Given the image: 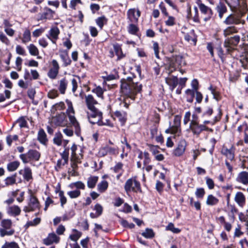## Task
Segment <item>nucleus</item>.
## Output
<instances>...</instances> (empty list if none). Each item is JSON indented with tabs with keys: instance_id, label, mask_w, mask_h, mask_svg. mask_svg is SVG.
Instances as JSON below:
<instances>
[{
	"instance_id": "13",
	"label": "nucleus",
	"mask_w": 248,
	"mask_h": 248,
	"mask_svg": "<svg viewBox=\"0 0 248 248\" xmlns=\"http://www.w3.org/2000/svg\"><path fill=\"white\" fill-rule=\"evenodd\" d=\"M186 140H181L179 141L177 147L173 150L172 155L177 157L182 156L186 151Z\"/></svg>"
},
{
	"instance_id": "44",
	"label": "nucleus",
	"mask_w": 248,
	"mask_h": 248,
	"mask_svg": "<svg viewBox=\"0 0 248 248\" xmlns=\"http://www.w3.org/2000/svg\"><path fill=\"white\" fill-rule=\"evenodd\" d=\"M98 180V177L96 176H91L88 178L87 186L89 188L95 187Z\"/></svg>"
},
{
	"instance_id": "39",
	"label": "nucleus",
	"mask_w": 248,
	"mask_h": 248,
	"mask_svg": "<svg viewBox=\"0 0 248 248\" xmlns=\"http://www.w3.org/2000/svg\"><path fill=\"white\" fill-rule=\"evenodd\" d=\"M185 93L186 101L189 103H192L195 97V92L191 89H187L185 91Z\"/></svg>"
},
{
	"instance_id": "30",
	"label": "nucleus",
	"mask_w": 248,
	"mask_h": 248,
	"mask_svg": "<svg viewBox=\"0 0 248 248\" xmlns=\"http://www.w3.org/2000/svg\"><path fill=\"white\" fill-rule=\"evenodd\" d=\"M59 87L58 90L60 93L62 94H64L65 93L68 84V80L67 78L65 77L58 81Z\"/></svg>"
},
{
	"instance_id": "47",
	"label": "nucleus",
	"mask_w": 248,
	"mask_h": 248,
	"mask_svg": "<svg viewBox=\"0 0 248 248\" xmlns=\"http://www.w3.org/2000/svg\"><path fill=\"white\" fill-rule=\"evenodd\" d=\"M20 212L21 210L17 205L10 207L8 210V213L9 214H11L15 217L19 215Z\"/></svg>"
},
{
	"instance_id": "45",
	"label": "nucleus",
	"mask_w": 248,
	"mask_h": 248,
	"mask_svg": "<svg viewBox=\"0 0 248 248\" xmlns=\"http://www.w3.org/2000/svg\"><path fill=\"white\" fill-rule=\"evenodd\" d=\"M108 19L105 16L98 17L95 19V22L97 25L100 28V29H103L104 25H106L108 23Z\"/></svg>"
},
{
	"instance_id": "18",
	"label": "nucleus",
	"mask_w": 248,
	"mask_h": 248,
	"mask_svg": "<svg viewBox=\"0 0 248 248\" xmlns=\"http://www.w3.org/2000/svg\"><path fill=\"white\" fill-rule=\"evenodd\" d=\"M115 54L117 56L116 61L118 62L126 57V53H124L122 49V44L115 43L112 44Z\"/></svg>"
},
{
	"instance_id": "19",
	"label": "nucleus",
	"mask_w": 248,
	"mask_h": 248,
	"mask_svg": "<svg viewBox=\"0 0 248 248\" xmlns=\"http://www.w3.org/2000/svg\"><path fill=\"white\" fill-rule=\"evenodd\" d=\"M127 114L126 111L116 110L113 116H111V118L114 120H115L116 118H118L121 125H124L127 121Z\"/></svg>"
},
{
	"instance_id": "11",
	"label": "nucleus",
	"mask_w": 248,
	"mask_h": 248,
	"mask_svg": "<svg viewBox=\"0 0 248 248\" xmlns=\"http://www.w3.org/2000/svg\"><path fill=\"white\" fill-rule=\"evenodd\" d=\"M50 65L51 67L47 72V75L49 78L54 79L56 78L59 74L60 67L57 60L54 59L51 62Z\"/></svg>"
},
{
	"instance_id": "1",
	"label": "nucleus",
	"mask_w": 248,
	"mask_h": 248,
	"mask_svg": "<svg viewBox=\"0 0 248 248\" xmlns=\"http://www.w3.org/2000/svg\"><path fill=\"white\" fill-rule=\"evenodd\" d=\"M217 113L214 118H210L214 113V110L212 106H207L203 109L201 106H194V111L192 114V120L189 124V129L194 136L199 137L204 131L213 133V129L207 126L208 124L214 125L219 122L223 116V110L221 107L217 108Z\"/></svg>"
},
{
	"instance_id": "50",
	"label": "nucleus",
	"mask_w": 248,
	"mask_h": 248,
	"mask_svg": "<svg viewBox=\"0 0 248 248\" xmlns=\"http://www.w3.org/2000/svg\"><path fill=\"white\" fill-rule=\"evenodd\" d=\"M78 147L75 143H74L71 148V161H77L78 159V156L76 154V151L77 150Z\"/></svg>"
},
{
	"instance_id": "10",
	"label": "nucleus",
	"mask_w": 248,
	"mask_h": 248,
	"mask_svg": "<svg viewBox=\"0 0 248 248\" xmlns=\"http://www.w3.org/2000/svg\"><path fill=\"white\" fill-rule=\"evenodd\" d=\"M240 41V36L239 35H235L226 38L224 42L225 47H228L233 49V52L235 50L236 47Z\"/></svg>"
},
{
	"instance_id": "22",
	"label": "nucleus",
	"mask_w": 248,
	"mask_h": 248,
	"mask_svg": "<svg viewBox=\"0 0 248 248\" xmlns=\"http://www.w3.org/2000/svg\"><path fill=\"white\" fill-rule=\"evenodd\" d=\"M235 147L233 145H232L230 148H228L225 146H223L221 149V154L226 156L228 159L232 160L234 158V153Z\"/></svg>"
},
{
	"instance_id": "64",
	"label": "nucleus",
	"mask_w": 248,
	"mask_h": 248,
	"mask_svg": "<svg viewBox=\"0 0 248 248\" xmlns=\"http://www.w3.org/2000/svg\"><path fill=\"white\" fill-rule=\"evenodd\" d=\"M59 93H58V91L55 89H53L50 90L47 93V94L48 98L51 99H54L58 97L59 96Z\"/></svg>"
},
{
	"instance_id": "43",
	"label": "nucleus",
	"mask_w": 248,
	"mask_h": 248,
	"mask_svg": "<svg viewBox=\"0 0 248 248\" xmlns=\"http://www.w3.org/2000/svg\"><path fill=\"white\" fill-rule=\"evenodd\" d=\"M217 87H214L213 85H211L208 88V90L211 91V93L213 95L214 99L218 101L221 100V96L220 93L217 90Z\"/></svg>"
},
{
	"instance_id": "54",
	"label": "nucleus",
	"mask_w": 248,
	"mask_h": 248,
	"mask_svg": "<svg viewBox=\"0 0 248 248\" xmlns=\"http://www.w3.org/2000/svg\"><path fill=\"white\" fill-rule=\"evenodd\" d=\"M30 54L31 56H37L39 54V51L37 47L33 44H30L27 46Z\"/></svg>"
},
{
	"instance_id": "53",
	"label": "nucleus",
	"mask_w": 248,
	"mask_h": 248,
	"mask_svg": "<svg viewBox=\"0 0 248 248\" xmlns=\"http://www.w3.org/2000/svg\"><path fill=\"white\" fill-rule=\"evenodd\" d=\"M108 182L106 180H103L98 184L97 189L100 193H103L108 189Z\"/></svg>"
},
{
	"instance_id": "34",
	"label": "nucleus",
	"mask_w": 248,
	"mask_h": 248,
	"mask_svg": "<svg viewBox=\"0 0 248 248\" xmlns=\"http://www.w3.org/2000/svg\"><path fill=\"white\" fill-rule=\"evenodd\" d=\"M37 140L41 144L45 145H46L48 140L46 137V134L42 128L40 129L38 131Z\"/></svg>"
},
{
	"instance_id": "8",
	"label": "nucleus",
	"mask_w": 248,
	"mask_h": 248,
	"mask_svg": "<svg viewBox=\"0 0 248 248\" xmlns=\"http://www.w3.org/2000/svg\"><path fill=\"white\" fill-rule=\"evenodd\" d=\"M23 164L38 161L41 157V153L35 149H30L25 154L19 155Z\"/></svg>"
},
{
	"instance_id": "26",
	"label": "nucleus",
	"mask_w": 248,
	"mask_h": 248,
	"mask_svg": "<svg viewBox=\"0 0 248 248\" xmlns=\"http://www.w3.org/2000/svg\"><path fill=\"white\" fill-rule=\"evenodd\" d=\"M234 200L240 207H243L246 203V197L244 193L241 191L236 192Z\"/></svg>"
},
{
	"instance_id": "42",
	"label": "nucleus",
	"mask_w": 248,
	"mask_h": 248,
	"mask_svg": "<svg viewBox=\"0 0 248 248\" xmlns=\"http://www.w3.org/2000/svg\"><path fill=\"white\" fill-rule=\"evenodd\" d=\"M219 200L212 194H210L207 196L206 203L209 206H214L218 204Z\"/></svg>"
},
{
	"instance_id": "60",
	"label": "nucleus",
	"mask_w": 248,
	"mask_h": 248,
	"mask_svg": "<svg viewBox=\"0 0 248 248\" xmlns=\"http://www.w3.org/2000/svg\"><path fill=\"white\" fill-rule=\"evenodd\" d=\"M70 124L75 127V134L77 136H80L81 134L80 127L79 123L77 120L70 122Z\"/></svg>"
},
{
	"instance_id": "9",
	"label": "nucleus",
	"mask_w": 248,
	"mask_h": 248,
	"mask_svg": "<svg viewBox=\"0 0 248 248\" xmlns=\"http://www.w3.org/2000/svg\"><path fill=\"white\" fill-rule=\"evenodd\" d=\"M124 188L127 193L130 191L140 193L142 192L140 183L138 181L137 176L128 179L124 184Z\"/></svg>"
},
{
	"instance_id": "16",
	"label": "nucleus",
	"mask_w": 248,
	"mask_h": 248,
	"mask_svg": "<svg viewBox=\"0 0 248 248\" xmlns=\"http://www.w3.org/2000/svg\"><path fill=\"white\" fill-rule=\"evenodd\" d=\"M59 52L60 57L62 62V66L66 67L70 66L72 63V60L69 57L68 50L60 49Z\"/></svg>"
},
{
	"instance_id": "48",
	"label": "nucleus",
	"mask_w": 248,
	"mask_h": 248,
	"mask_svg": "<svg viewBox=\"0 0 248 248\" xmlns=\"http://www.w3.org/2000/svg\"><path fill=\"white\" fill-rule=\"evenodd\" d=\"M113 72L114 73V74H110L106 77H103V78L105 80V81L104 82V83H106L105 81H110L112 80L117 79L119 78L120 76L119 75V73H118V71L116 69H114L113 70Z\"/></svg>"
},
{
	"instance_id": "24",
	"label": "nucleus",
	"mask_w": 248,
	"mask_h": 248,
	"mask_svg": "<svg viewBox=\"0 0 248 248\" xmlns=\"http://www.w3.org/2000/svg\"><path fill=\"white\" fill-rule=\"evenodd\" d=\"M60 238L57 236L54 232L49 233L47 237L43 240V244L49 246L52 244L53 243L56 244L60 242Z\"/></svg>"
},
{
	"instance_id": "63",
	"label": "nucleus",
	"mask_w": 248,
	"mask_h": 248,
	"mask_svg": "<svg viewBox=\"0 0 248 248\" xmlns=\"http://www.w3.org/2000/svg\"><path fill=\"white\" fill-rule=\"evenodd\" d=\"M195 194L197 198L202 199L205 194V191L203 187H198L196 189Z\"/></svg>"
},
{
	"instance_id": "49",
	"label": "nucleus",
	"mask_w": 248,
	"mask_h": 248,
	"mask_svg": "<svg viewBox=\"0 0 248 248\" xmlns=\"http://www.w3.org/2000/svg\"><path fill=\"white\" fill-rule=\"evenodd\" d=\"M141 234L147 239H152L155 236V233L153 230L148 228H146L145 232H142Z\"/></svg>"
},
{
	"instance_id": "62",
	"label": "nucleus",
	"mask_w": 248,
	"mask_h": 248,
	"mask_svg": "<svg viewBox=\"0 0 248 248\" xmlns=\"http://www.w3.org/2000/svg\"><path fill=\"white\" fill-rule=\"evenodd\" d=\"M16 123H19L20 128H28V123L24 116L20 117L17 120Z\"/></svg>"
},
{
	"instance_id": "57",
	"label": "nucleus",
	"mask_w": 248,
	"mask_h": 248,
	"mask_svg": "<svg viewBox=\"0 0 248 248\" xmlns=\"http://www.w3.org/2000/svg\"><path fill=\"white\" fill-rule=\"evenodd\" d=\"M147 146L149 147V151L155 156L159 153L158 149H160V147L158 145H155L152 144L147 143Z\"/></svg>"
},
{
	"instance_id": "27",
	"label": "nucleus",
	"mask_w": 248,
	"mask_h": 248,
	"mask_svg": "<svg viewBox=\"0 0 248 248\" xmlns=\"http://www.w3.org/2000/svg\"><path fill=\"white\" fill-rule=\"evenodd\" d=\"M165 82L169 86L170 89L172 91L177 86L178 79L176 76H172L170 77L166 78Z\"/></svg>"
},
{
	"instance_id": "6",
	"label": "nucleus",
	"mask_w": 248,
	"mask_h": 248,
	"mask_svg": "<svg viewBox=\"0 0 248 248\" xmlns=\"http://www.w3.org/2000/svg\"><path fill=\"white\" fill-rule=\"evenodd\" d=\"M173 123V125H171V122H170V127L165 130V132L166 134L174 135L172 137L175 139L176 137H179L182 135L181 116L180 115H175Z\"/></svg>"
},
{
	"instance_id": "61",
	"label": "nucleus",
	"mask_w": 248,
	"mask_h": 248,
	"mask_svg": "<svg viewBox=\"0 0 248 248\" xmlns=\"http://www.w3.org/2000/svg\"><path fill=\"white\" fill-rule=\"evenodd\" d=\"M124 164L122 162H119L116 163V164L112 168H111V170L113 171L115 173H119L120 171L124 170H123Z\"/></svg>"
},
{
	"instance_id": "38",
	"label": "nucleus",
	"mask_w": 248,
	"mask_h": 248,
	"mask_svg": "<svg viewBox=\"0 0 248 248\" xmlns=\"http://www.w3.org/2000/svg\"><path fill=\"white\" fill-rule=\"evenodd\" d=\"M89 121L93 124H97L99 126L107 125L110 127H113L114 126L113 123L109 119H106L105 121L104 122L103 121V117L101 119L99 117L97 122H93L91 121Z\"/></svg>"
},
{
	"instance_id": "20",
	"label": "nucleus",
	"mask_w": 248,
	"mask_h": 248,
	"mask_svg": "<svg viewBox=\"0 0 248 248\" xmlns=\"http://www.w3.org/2000/svg\"><path fill=\"white\" fill-rule=\"evenodd\" d=\"M65 102L67 104L68 108H67L65 113L66 114V116H68L70 122H74L77 119L75 116V111L74 109L72 102L71 101L68 99L65 100Z\"/></svg>"
},
{
	"instance_id": "7",
	"label": "nucleus",
	"mask_w": 248,
	"mask_h": 248,
	"mask_svg": "<svg viewBox=\"0 0 248 248\" xmlns=\"http://www.w3.org/2000/svg\"><path fill=\"white\" fill-rule=\"evenodd\" d=\"M28 192L30 195L28 205L24 207L23 211L25 213H29L36 210L39 211L41 208V205L39 200L34 195L31 189H29Z\"/></svg>"
},
{
	"instance_id": "14",
	"label": "nucleus",
	"mask_w": 248,
	"mask_h": 248,
	"mask_svg": "<svg viewBox=\"0 0 248 248\" xmlns=\"http://www.w3.org/2000/svg\"><path fill=\"white\" fill-rule=\"evenodd\" d=\"M140 16V12L139 9L136 11L135 8H131L127 12V19L130 23H137Z\"/></svg>"
},
{
	"instance_id": "3",
	"label": "nucleus",
	"mask_w": 248,
	"mask_h": 248,
	"mask_svg": "<svg viewBox=\"0 0 248 248\" xmlns=\"http://www.w3.org/2000/svg\"><path fill=\"white\" fill-rule=\"evenodd\" d=\"M248 11L247 4L245 3L242 10H238L227 16L223 21L224 24L232 26L240 24L244 25L246 24V21L244 18L246 16Z\"/></svg>"
},
{
	"instance_id": "15",
	"label": "nucleus",
	"mask_w": 248,
	"mask_h": 248,
	"mask_svg": "<svg viewBox=\"0 0 248 248\" xmlns=\"http://www.w3.org/2000/svg\"><path fill=\"white\" fill-rule=\"evenodd\" d=\"M44 12L42 13H39L38 15L39 18L38 21L43 20H52L54 19V16L55 14L54 11H53L48 7H45Z\"/></svg>"
},
{
	"instance_id": "12",
	"label": "nucleus",
	"mask_w": 248,
	"mask_h": 248,
	"mask_svg": "<svg viewBox=\"0 0 248 248\" xmlns=\"http://www.w3.org/2000/svg\"><path fill=\"white\" fill-rule=\"evenodd\" d=\"M225 48L226 50L224 51L221 46V44H220L217 47L215 48L217 51V54L222 63L226 62V58L228 55H232V53L233 52L232 48L228 47Z\"/></svg>"
},
{
	"instance_id": "58",
	"label": "nucleus",
	"mask_w": 248,
	"mask_h": 248,
	"mask_svg": "<svg viewBox=\"0 0 248 248\" xmlns=\"http://www.w3.org/2000/svg\"><path fill=\"white\" fill-rule=\"evenodd\" d=\"M73 231L75 233L71 234L69 236V238L71 240L75 241L77 243V241L81 236L82 232L78 231L76 229H74Z\"/></svg>"
},
{
	"instance_id": "17",
	"label": "nucleus",
	"mask_w": 248,
	"mask_h": 248,
	"mask_svg": "<svg viewBox=\"0 0 248 248\" xmlns=\"http://www.w3.org/2000/svg\"><path fill=\"white\" fill-rule=\"evenodd\" d=\"M60 31L57 26L52 27L46 35L52 43L56 44V41L59 39Z\"/></svg>"
},
{
	"instance_id": "46",
	"label": "nucleus",
	"mask_w": 248,
	"mask_h": 248,
	"mask_svg": "<svg viewBox=\"0 0 248 248\" xmlns=\"http://www.w3.org/2000/svg\"><path fill=\"white\" fill-rule=\"evenodd\" d=\"M69 187L71 189L76 188V189L78 190H84L85 189V184L80 181L71 183L69 185Z\"/></svg>"
},
{
	"instance_id": "56",
	"label": "nucleus",
	"mask_w": 248,
	"mask_h": 248,
	"mask_svg": "<svg viewBox=\"0 0 248 248\" xmlns=\"http://www.w3.org/2000/svg\"><path fill=\"white\" fill-rule=\"evenodd\" d=\"M62 135L60 132L56 133L53 140V143L58 146L61 145L62 143Z\"/></svg>"
},
{
	"instance_id": "41",
	"label": "nucleus",
	"mask_w": 248,
	"mask_h": 248,
	"mask_svg": "<svg viewBox=\"0 0 248 248\" xmlns=\"http://www.w3.org/2000/svg\"><path fill=\"white\" fill-rule=\"evenodd\" d=\"M240 62L244 69H248V49H246L245 54L240 57Z\"/></svg>"
},
{
	"instance_id": "52",
	"label": "nucleus",
	"mask_w": 248,
	"mask_h": 248,
	"mask_svg": "<svg viewBox=\"0 0 248 248\" xmlns=\"http://www.w3.org/2000/svg\"><path fill=\"white\" fill-rule=\"evenodd\" d=\"M17 173H15L11 176L7 177L4 180L5 184L6 186L13 185L16 183V177Z\"/></svg>"
},
{
	"instance_id": "5",
	"label": "nucleus",
	"mask_w": 248,
	"mask_h": 248,
	"mask_svg": "<svg viewBox=\"0 0 248 248\" xmlns=\"http://www.w3.org/2000/svg\"><path fill=\"white\" fill-rule=\"evenodd\" d=\"M169 64V74L176 71L177 68H182L186 65L185 57L180 55H172L167 58Z\"/></svg>"
},
{
	"instance_id": "36",
	"label": "nucleus",
	"mask_w": 248,
	"mask_h": 248,
	"mask_svg": "<svg viewBox=\"0 0 248 248\" xmlns=\"http://www.w3.org/2000/svg\"><path fill=\"white\" fill-rule=\"evenodd\" d=\"M238 31V30L237 27L235 26L230 25V26L224 30L223 35L225 37L227 38L234 33H237Z\"/></svg>"
},
{
	"instance_id": "31",
	"label": "nucleus",
	"mask_w": 248,
	"mask_h": 248,
	"mask_svg": "<svg viewBox=\"0 0 248 248\" xmlns=\"http://www.w3.org/2000/svg\"><path fill=\"white\" fill-rule=\"evenodd\" d=\"M18 38L21 40L22 43L23 44H27L31 41V32L29 29H25L24 31L23 36L21 37L20 35H18V38H16L17 40Z\"/></svg>"
},
{
	"instance_id": "55",
	"label": "nucleus",
	"mask_w": 248,
	"mask_h": 248,
	"mask_svg": "<svg viewBox=\"0 0 248 248\" xmlns=\"http://www.w3.org/2000/svg\"><path fill=\"white\" fill-rule=\"evenodd\" d=\"M184 39L186 41H187L188 42H190L191 44H193L194 46L196 45L197 39L194 34H193L192 36L188 33H186L185 35Z\"/></svg>"
},
{
	"instance_id": "21",
	"label": "nucleus",
	"mask_w": 248,
	"mask_h": 248,
	"mask_svg": "<svg viewBox=\"0 0 248 248\" xmlns=\"http://www.w3.org/2000/svg\"><path fill=\"white\" fill-rule=\"evenodd\" d=\"M200 11L202 15L203 16V20L205 22L209 21L213 17L214 12L213 10L206 5L200 9Z\"/></svg>"
},
{
	"instance_id": "23",
	"label": "nucleus",
	"mask_w": 248,
	"mask_h": 248,
	"mask_svg": "<svg viewBox=\"0 0 248 248\" xmlns=\"http://www.w3.org/2000/svg\"><path fill=\"white\" fill-rule=\"evenodd\" d=\"M215 9L218 13V17L220 19L222 18L224 15L228 12L227 7L223 0H219V1L217 3Z\"/></svg>"
},
{
	"instance_id": "51",
	"label": "nucleus",
	"mask_w": 248,
	"mask_h": 248,
	"mask_svg": "<svg viewBox=\"0 0 248 248\" xmlns=\"http://www.w3.org/2000/svg\"><path fill=\"white\" fill-rule=\"evenodd\" d=\"M65 108V105L63 102L61 101L56 103L51 108V112L54 113L57 110H62Z\"/></svg>"
},
{
	"instance_id": "40",
	"label": "nucleus",
	"mask_w": 248,
	"mask_h": 248,
	"mask_svg": "<svg viewBox=\"0 0 248 248\" xmlns=\"http://www.w3.org/2000/svg\"><path fill=\"white\" fill-rule=\"evenodd\" d=\"M20 165V163L18 160L10 162L7 165V169L8 171L12 172L16 170Z\"/></svg>"
},
{
	"instance_id": "32",
	"label": "nucleus",
	"mask_w": 248,
	"mask_h": 248,
	"mask_svg": "<svg viewBox=\"0 0 248 248\" xmlns=\"http://www.w3.org/2000/svg\"><path fill=\"white\" fill-rule=\"evenodd\" d=\"M127 30L128 32L130 34L138 36L139 37L141 35L140 34V35L138 34L140 29L138 25H136L135 23H130L127 27Z\"/></svg>"
},
{
	"instance_id": "37",
	"label": "nucleus",
	"mask_w": 248,
	"mask_h": 248,
	"mask_svg": "<svg viewBox=\"0 0 248 248\" xmlns=\"http://www.w3.org/2000/svg\"><path fill=\"white\" fill-rule=\"evenodd\" d=\"M224 1L232 11L237 9L240 7V0H224Z\"/></svg>"
},
{
	"instance_id": "33",
	"label": "nucleus",
	"mask_w": 248,
	"mask_h": 248,
	"mask_svg": "<svg viewBox=\"0 0 248 248\" xmlns=\"http://www.w3.org/2000/svg\"><path fill=\"white\" fill-rule=\"evenodd\" d=\"M55 124L57 125H62L66 122V115L65 112H61L56 115L54 118Z\"/></svg>"
},
{
	"instance_id": "29",
	"label": "nucleus",
	"mask_w": 248,
	"mask_h": 248,
	"mask_svg": "<svg viewBox=\"0 0 248 248\" xmlns=\"http://www.w3.org/2000/svg\"><path fill=\"white\" fill-rule=\"evenodd\" d=\"M236 180L239 183H241L244 185H248V171H242L239 172L236 178Z\"/></svg>"
},
{
	"instance_id": "59",
	"label": "nucleus",
	"mask_w": 248,
	"mask_h": 248,
	"mask_svg": "<svg viewBox=\"0 0 248 248\" xmlns=\"http://www.w3.org/2000/svg\"><path fill=\"white\" fill-rule=\"evenodd\" d=\"M166 230L170 231L174 233H179L181 231V230L180 229L178 228H175L174 227V224L171 222L169 223L168 225L166 226Z\"/></svg>"
},
{
	"instance_id": "4",
	"label": "nucleus",
	"mask_w": 248,
	"mask_h": 248,
	"mask_svg": "<svg viewBox=\"0 0 248 248\" xmlns=\"http://www.w3.org/2000/svg\"><path fill=\"white\" fill-rule=\"evenodd\" d=\"M85 103L86 106L90 112H87V117L89 119L91 118H102L103 113L95 107L98 104L92 94H88L85 96Z\"/></svg>"
},
{
	"instance_id": "28",
	"label": "nucleus",
	"mask_w": 248,
	"mask_h": 248,
	"mask_svg": "<svg viewBox=\"0 0 248 248\" xmlns=\"http://www.w3.org/2000/svg\"><path fill=\"white\" fill-rule=\"evenodd\" d=\"M237 131L239 133L244 132V142L248 144V124L246 122H244L241 125L237 128Z\"/></svg>"
},
{
	"instance_id": "2",
	"label": "nucleus",
	"mask_w": 248,
	"mask_h": 248,
	"mask_svg": "<svg viewBox=\"0 0 248 248\" xmlns=\"http://www.w3.org/2000/svg\"><path fill=\"white\" fill-rule=\"evenodd\" d=\"M136 76L123 78L120 80V92L126 98H130L135 100L136 96L141 93L143 86L139 82H134L133 79Z\"/></svg>"
},
{
	"instance_id": "25",
	"label": "nucleus",
	"mask_w": 248,
	"mask_h": 248,
	"mask_svg": "<svg viewBox=\"0 0 248 248\" xmlns=\"http://www.w3.org/2000/svg\"><path fill=\"white\" fill-rule=\"evenodd\" d=\"M18 173L22 175L23 179L27 182L33 180L32 170L29 167L25 166L23 169L20 170Z\"/></svg>"
},
{
	"instance_id": "35",
	"label": "nucleus",
	"mask_w": 248,
	"mask_h": 248,
	"mask_svg": "<svg viewBox=\"0 0 248 248\" xmlns=\"http://www.w3.org/2000/svg\"><path fill=\"white\" fill-rule=\"evenodd\" d=\"M95 88L92 90V92L95 93L96 96L102 99H104V93L106 91V89L102 88L100 86L94 85Z\"/></svg>"
}]
</instances>
